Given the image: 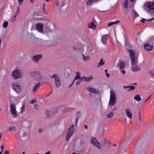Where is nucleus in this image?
Wrapping results in <instances>:
<instances>
[{
	"mask_svg": "<svg viewBox=\"0 0 154 154\" xmlns=\"http://www.w3.org/2000/svg\"><path fill=\"white\" fill-rule=\"evenodd\" d=\"M128 50L131 58L132 71L135 72L140 71L141 70V68L137 65V63L138 62V54H135L133 50L128 49Z\"/></svg>",
	"mask_w": 154,
	"mask_h": 154,
	"instance_id": "obj_1",
	"label": "nucleus"
},
{
	"mask_svg": "<svg viewBox=\"0 0 154 154\" xmlns=\"http://www.w3.org/2000/svg\"><path fill=\"white\" fill-rule=\"evenodd\" d=\"M144 7L147 12L151 14H154V3L153 2H146Z\"/></svg>",
	"mask_w": 154,
	"mask_h": 154,
	"instance_id": "obj_2",
	"label": "nucleus"
},
{
	"mask_svg": "<svg viewBox=\"0 0 154 154\" xmlns=\"http://www.w3.org/2000/svg\"><path fill=\"white\" fill-rule=\"evenodd\" d=\"M30 75L37 82L40 81L41 79V76L39 72L37 70L30 73Z\"/></svg>",
	"mask_w": 154,
	"mask_h": 154,
	"instance_id": "obj_3",
	"label": "nucleus"
},
{
	"mask_svg": "<svg viewBox=\"0 0 154 154\" xmlns=\"http://www.w3.org/2000/svg\"><path fill=\"white\" fill-rule=\"evenodd\" d=\"M74 125H71L69 128L68 129V131L67 132L66 137V140H69L70 137L71 136L74 130Z\"/></svg>",
	"mask_w": 154,
	"mask_h": 154,
	"instance_id": "obj_4",
	"label": "nucleus"
},
{
	"mask_svg": "<svg viewBox=\"0 0 154 154\" xmlns=\"http://www.w3.org/2000/svg\"><path fill=\"white\" fill-rule=\"evenodd\" d=\"M51 78H54L55 79V83L57 88L59 87L60 85V77L57 74H54L53 75L50 76Z\"/></svg>",
	"mask_w": 154,
	"mask_h": 154,
	"instance_id": "obj_5",
	"label": "nucleus"
},
{
	"mask_svg": "<svg viewBox=\"0 0 154 154\" xmlns=\"http://www.w3.org/2000/svg\"><path fill=\"white\" fill-rule=\"evenodd\" d=\"M90 142L93 146L99 148H100L102 147V145L94 137H92L91 138Z\"/></svg>",
	"mask_w": 154,
	"mask_h": 154,
	"instance_id": "obj_6",
	"label": "nucleus"
},
{
	"mask_svg": "<svg viewBox=\"0 0 154 154\" xmlns=\"http://www.w3.org/2000/svg\"><path fill=\"white\" fill-rule=\"evenodd\" d=\"M11 76L15 79L20 78L21 77V74L18 69H16L11 74Z\"/></svg>",
	"mask_w": 154,
	"mask_h": 154,
	"instance_id": "obj_7",
	"label": "nucleus"
},
{
	"mask_svg": "<svg viewBox=\"0 0 154 154\" xmlns=\"http://www.w3.org/2000/svg\"><path fill=\"white\" fill-rule=\"evenodd\" d=\"M10 107L13 117L14 118H16L17 116V114L16 106L14 104H11L10 105Z\"/></svg>",
	"mask_w": 154,
	"mask_h": 154,
	"instance_id": "obj_8",
	"label": "nucleus"
},
{
	"mask_svg": "<svg viewBox=\"0 0 154 154\" xmlns=\"http://www.w3.org/2000/svg\"><path fill=\"white\" fill-rule=\"evenodd\" d=\"M12 86L13 89L17 93H19L21 92V89L18 83L16 82L13 83Z\"/></svg>",
	"mask_w": 154,
	"mask_h": 154,
	"instance_id": "obj_9",
	"label": "nucleus"
},
{
	"mask_svg": "<svg viewBox=\"0 0 154 154\" xmlns=\"http://www.w3.org/2000/svg\"><path fill=\"white\" fill-rule=\"evenodd\" d=\"M35 27L37 30L41 33L43 32V25L42 23H37L35 24Z\"/></svg>",
	"mask_w": 154,
	"mask_h": 154,
	"instance_id": "obj_10",
	"label": "nucleus"
},
{
	"mask_svg": "<svg viewBox=\"0 0 154 154\" xmlns=\"http://www.w3.org/2000/svg\"><path fill=\"white\" fill-rule=\"evenodd\" d=\"M41 54H37L32 57V60L35 63H38L39 60L42 58Z\"/></svg>",
	"mask_w": 154,
	"mask_h": 154,
	"instance_id": "obj_11",
	"label": "nucleus"
},
{
	"mask_svg": "<svg viewBox=\"0 0 154 154\" xmlns=\"http://www.w3.org/2000/svg\"><path fill=\"white\" fill-rule=\"evenodd\" d=\"M87 90L88 91L91 92L94 94H98L99 93V91L97 90L95 88L90 86L87 88Z\"/></svg>",
	"mask_w": 154,
	"mask_h": 154,
	"instance_id": "obj_12",
	"label": "nucleus"
},
{
	"mask_svg": "<svg viewBox=\"0 0 154 154\" xmlns=\"http://www.w3.org/2000/svg\"><path fill=\"white\" fill-rule=\"evenodd\" d=\"M153 47L152 45H150L149 44L146 43L144 45V48L145 50L148 51H150L152 50Z\"/></svg>",
	"mask_w": 154,
	"mask_h": 154,
	"instance_id": "obj_13",
	"label": "nucleus"
},
{
	"mask_svg": "<svg viewBox=\"0 0 154 154\" xmlns=\"http://www.w3.org/2000/svg\"><path fill=\"white\" fill-rule=\"evenodd\" d=\"M126 113L128 117L130 119H131L132 118V115L130 112V109L129 108H127L125 110Z\"/></svg>",
	"mask_w": 154,
	"mask_h": 154,
	"instance_id": "obj_14",
	"label": "nucleus"
},
{
	"mask_svg": "<svg viewBox=\"0 0 154 154\" xmlns=\"http://www.w3.org/2000/svg\"><path fill=\"white\" fill-rule=\"evenodd\" d=\"M41 84L40 83H37L33 87L32 91L33 92H36L37 91V90L41 87Z\"/></svg>",
	"mask_w": 154,
	"mask_h": 154,
	"instance_id": "obj_15",
	"label": "nucleus"
},
{
	"mask_svg": "<svg viewBox=\"0 0 154 154\" xmlns=\"http://www.w3.org/2000/svg\"><path fill=\"white\" fill-rule=\"evenodd\" d=\"M71 73V69L69 68L65 69L64 72V75L66 76H69Z\"/></svg>",
	"mask_w": 154,
	"mask_h": 154,
	"instance_id": "obj_16",
	"label": "nucleus"
},
{
	"mask_svg": "<svg viewBox=\"0 0 154 154\" xmlns=\"http://www.w3.org/2000/svg\"><path fill=\"white\" fill-rule=\"evenodd\" d=\"M108 35H103L102 37L101 40L102 42L103 43V44L106 45V40L107 39V37Z\"/></svg>",
	"mask_w": 154,
	"mask_h": 154,
	"instance_id": "obj_17",
	"label": "nucleus"
},
{
	"mask_svg": "<svg viewBox=\"0 0 154 154\" xmlns=\"http://www.w3.org/2000/svg\"><path fill=\"white\" fill-rule=\"evenodd\" d=\"M116 98H110L109 105L113 106L116 102Z\"/></svg>",
	"mask_w": 154,
	"mask_h": 154,
	"instance_id": "obj_18",
	"label": "nucleus"
},
{
	"mask_svg": "<svg viewBox=\"0 0 154 154\" xmlns=\"http://www.w3.org/2000/svg\"><path fill=\"white\" fill-rule=\"evenodd\" d=\"M123 88H124L126 89L127 88H130L127 90L128 91H129L131 90H134L135 89V87L133 85L131 86H124Z\"/></svg>",
	"mask_w": 154,
	"mask_h": 154,
	"instance_id": "obj_19",
	"label": "nucleus"
},
{
	"mask_svg": "<svg viewBox=\"0 0 154 154\" xmlns=\"http://www.w3.org/2000/svg\"><path fill=\"white\" fill-rule=\"evenodd\" d=\"M118 65L119 66L120 69L123 68L125 65V62L122 61L118 63Z\"/></svg>",
	"mask_w": 154,
	"mask_h": 154,
	"instance_id": "obj_20",
	"label": "nucleus"
},
{
	"mask_svg": "<svg viewBox=\"0 0 154 154\" xmlns=\"http://www.w3.org/2000/svg\"><path fill=\"white\" fill-rule=\"evenodd\" d=\"M110 98H116L115 94L114 91L112 90L110 91Z\"/></svg>",
	"mask_w": 154,
	"mask_h": 154,
	"instance_id": "obj_21",
	"label": "nucleus"
},
{
	"mask_svg": "<svg viewBox=\"0 0 154 154\" xmlns=\"http://www.w3.org/2000/svg\"><path fill=\"white\" fill-rule=\"evenodd\" d=\"M105 64V62L103 61V58H101L100 61V62L98 63V65L97 66V67H99L101 66H102L103 65Z\"/></svg>",
	"mask_w": 154,
	"mask_h": 154,
	"instance_id": "obj_22",
	"label": "nucleus"
},
{
	"mask_svg": "<svg viewBox=\"0 0 154 154\" xmlns=\"http://www.w3.org/2000/svg\"><path fill=\"white\" fill-rule=\"evenodd\" d=\"M88 25V27L90 28H93L95 29L96 28V26L95 24L92 23L91 22L90 23H89Z\"/></svg>",
	"mask_w": 154,
	"mask_h": 154,
	"instance_id": "obj_23",
	"label": "nucleus"
},
{
	"mask_svg": "<svg viewBox=\"0 0 154 154\" xmlns=\"http://www.w3.org/2000/svg\"><path fill=\"white\" fill-rule=\"evenodd\" d=\"M98 0H88L86 5H87L90 6L94 2H96Z\"/></svg>",
	"mask_w": 154,
	"mask_h": 154,
	"instance_id": "obj_24",
	"label": "nucleus"
},
{
	"mask_svg": "<svg viewBox=\"0 0 154 154\" xmlns=\"http://www.w3.org/2000/svg\"><path fill=\"white\" fill-rule=\"evenodd\" d=\"M134 99L138 101H140L141 100L140 97L138 94L135 95L134 97Z\"/></svg>",
	"mask_w": 154,
	"mask_h": 154,
	"instance_id": "obj_25",
	"label": "nucleus"
},
{
	"mask_svg": "<svg viewBox=\"0 0 154 154\" xmlns=\"http://www.w3.org/2000/svg\"><path fill=\"white\" fill-rule=\"evenodd\" d=\"M132 14H133L134 15V18H135L139 16L138 14L134 9H133L132 10Z\"/></svg>",
	"mask_w": 154,
	"mask_h": 154,
	"instance_id": "obj_26",
	"label": "nucleus"
},
{
	"mask_svg": "<svg viewBox=\"0 0 154 154\" xmlns=\"http://www.w3.org/2000/svg\"><path fill=\"white\" fill-rule=\"evenodd\" d=\"M113 114L112 111L111 112L106 115V117L108 119L111 118L113 116Z\"/></svg>",
	"mask_w": 154,
	"mask_h": 154,
	"instance_id": "obj_27",
	"label": "nucleus"
},
{
	"mask_svg": "<svg viewBox=\"0 0 154 154\" xmlns=\"http://www.w3.org/2000/svg\"><path fill=\"white\" fill-rule=\"evenodd\" d=\"M45 4H44L43 5L42 11L44 14H47L48 13V11L47 10H45Z\"/></svg>",
	"mask_w": 154,
	"mask_h": 154,
	"instance_id": "obj_28",
	"label": "nucleus"
},
{
	"mask_svg": "<svg viewBox=\"0 0 154 154\" xmlns=\"http://www.w3.org/2000/svg\"><path fill=\"white\" fill-rule=\"evenodd\" d=\"M149 75L151 77L154 79V72L153 70H150L149 72Z\"/></svg>",
	"mask_w": 154,
	"mask_h": 154,
	"instance_id": "obj_29",
	"label": "nucleus"
},
{
	"mask_svg": "<svg viewBox=\"0 0 154 154\" xmlns=\"http://www.w3.org/2000/svg\"><path fill=\"white\" fill-rule=\"evenodd\" d=\"M93 79V75H91L89 77H86V82H88L91 80L92 79Z\"/></svg>",
	"mask_w": 154,
	"mask_h": 154,
	"instance_id": "obj_30",
	"label": "nucleus"
},
{
	"mask_svg": "<svg viewBox=\"0 0 154 154\" xmlns=\"http://www.w3.org/2000/svg\"><path fill=\"white\" fill-rule=\"evenodd\" d=\"M8 25V23L7 21H5L3 23V26L4 28H7Z\"/></svg>",
	"mask_w": 154,
	"mask_h": 154,
	"instance_id": "obj_31",
	"label": "nucleus"
},
{
	"mask_svg": "<svg viewBox=\"0 0 154 154\" xmlns=\"http://www.w3.org/2000/svg\"><path fill=\"white\" fill-rule=\"evenodd\" d=\"M82 56L83 57V59L84 60L86 61L87 60H89V57L88 56H87L86 57H85L83 54H82Z\"/></svg>",
	"mask_w": 154,
	"mask_h": 154,
	"instance_id": "obj_32",
	"label": "nucleus"
},
{
	"mask_svg": "<svg viewBox=\"0 0 154 154\" xmlns=\"http://www.w3.org/2000/svg\"><path fill=\"white\" fill-rule=\"evenodd\" d=\"M81 76H80V75H76V76L75 77V78L74 79V80L73 81V82H74L75 80H77V79H81Z\"/></svg>",
	"mask_w": 154,
	"mask_h": 154,
	"instance_id": "obj_33",
	"label": "nucleus"
},
{
	"mask_svg": "<svg viewBox=\"0 0 154 154\" xmlns=\"http://www.w3.org/2000/svg\"><path fill=\"white\" fill-rule=\"evenodd\" d=\"M37 101V99L36 98H34L30 101V103L32 104H33L34 103L36 102Z\"/></svg>",
	"mask_w": 154,
	"mask_h": 154,
	"instance_id": "obj_34",
	"label": "nucleus"
},
{
	"mask_svg": "<svg viewBox=\"0 0 154 154\" xmlns=\"http://www.w3.org/2000/svg\"><path fill=\"white\" fill-rule=\"evenodd\" d=\"M81 79H79L78 80L77 82H76V85H79L80 84V83H81Z\"/></svg>",
	"mask_w": 154,
	"mask_h": 154,
	"instance_id": "obj_35",
	"label": "nucleus"
},
{
	"mask_svg": "<svg viewBox=\"0 0 154 154\" xmlns=\"http://www.w3.org/2000/svg\"><path fill=\"white\" fill-rule=\"evenodd\" d=\"M86 77L85 76H83L81 77V81H86Z\"/></svg>",
	"mask_w": 154,
	"mask_h": 154,
	"instance_id": "obj_36",
	"label": "nucleus"
},
{
	"mask_svg": "<svg viewBox=\"0 0 154 154\" xmlns=\"http://www.w3.org/2000/svg\"><path fill=\"white\" fill-rule=\"evenodd\" d=\"M16 17H15V16H13V17H12V18H11V21L13 22H14L16 20Z\"/></svg>",
	"mask_w": 154,
	"mask_h": 154,
	"instance_id": "obj_37",
	"label": "nucleus"
},
{
	"mask_svg": "<svg viewBox=\"0 0 154 154\" xmlns=\"http://www.w3.org/2000/svg\"><path fill=\"white\" fill-rule=\"evenodd\" d=\"M24 0H18V2L20 5H21L22 3L23 2Z\"/></svg>",
	"mask_w": 154,
	"mask_h": 154,
	"instance_id": "obj_38",
	"label": "nucleus"
},
{
	"mask_svg": "<svg viewBox=\"0 0 154 154\" xmlns=\"http://www.w3.org/2000/svg\"><path fill=\"white\" fill-rule=\"evenodd\" d=\"M138 117L139 118V119L140 122L141 121V113L140 112H139V115L138 116Z\"/></svg>",
	"mask_w": 154,
	"mask_h": 154,
	"instance_id": "obj_39",
	"label": "nucleus"
},
{
	"mask_svg": "<svg viewBox=\"0 0 154 154\" xmlns=\"http://www.w3.org/2000/svg\"><path fill=\"white\" fill-rule=\"evenodd\" d=\"M113 25V22H109L107 26L108 27H110Z\"/></svg>",
	"mask_w": 154,
	"mask_h": 154,
	"instance_id": "obj_40",
	"label": "nucleus"
},
{
	"mask_svg": "<svg viewBox=\"0 0 154 154\" xmlns=\"http://www.w3.org/2000/svg\"><path fill=\"white\" fill-rule=\"evenodd\" d=\"M45 113L48 116H50L49 112L48 110H46L45 111Z\"/></svg>",
	"mask_w": 154,
	"mask_h": 154,
	"instance_id": "obj_41",
	"label": "nucleus"
},
{
	"mask_svg": "<svg viewBox=\"0 0 154 154\" xmlns=\"http://www.w3.org/2000/svg\"><path fill=\"white\" fill-rule=\"evenodd\" d=\"M128 3H124V6L125 8L127 9L128 8Z\"/></svg>",
	"mask_w": 154,
	"mask_h": 154,
	"instance_id": "obj_42",
	"label": "nucleus"
},
{
	"mask_svg": "<svg viewBox=\"0 0 154 154\" xmlns=\"http://www.w3.org/2000/svg\"><path fill=\"white\" fill-rule=\"evenodd\" d=\"M120 22V21L119 20H118L115 21L114 22H113V25L115 24H118Z\"/></svg>",
	"mask_w": 154,
	"mask_h": 154,
	"instance_id": "obj_43",
	"label": "nucleus"
},
{
	"mask_svg": "<svg viewBox=\"0 0 154 154\" xmlns=\"http://www.w3.org/2000/svg\"><path fill=\"white\" fill-rule=\"evenodd\" d=\"M4 152V154H9L10 153L9 151L8 150H5Z\"/></svg>",
	"mask_w": 154,
	"mask_h": 154,
	"instance_id": "obj_44",
	"label": "nucleus"
},
{
	"mask_svg": "<svg viewBox=\"0 0 154 154\" xmlns=\"http://www.w3.org/2000/svg\"><path fill=\"white\" fill-rule=\"evenodd\" d=\"M91 23H94L95 24V23L96 22L95 19L94 18L92 19L91 20Z\"/></svg>",
	"mask_w": 154,
	"mask_h": 154,
	"instance_id": "obj_45",
	"label": "nucleus"
},
{
	"mask_svg": "<svg viewBox=\"0 0 154 154\" xmlns=\"http://www.w3.org/2000/svg\"><path fill=\"white\" fill-rule=\"evenodd\" d=\"M17 12H19V13L20 12V6H18L17 7Z\"/></svg>",
	"mask_w": 154,
	"mask_h": 154,
	"instance_id": "obj_46",
	"label": "nucleus"
},
{
	"mask_svg": "<svg viewBox=\"0 0 154 154\" xmlns=\"http://www.w3.org/2000/svg\"><path fill=\"white\" fill-rule=\"evenodd\" d=\"M11 129L12 131H16V129H15V127H13L11 128Z\"/></svg>",
	"mask_w": 154,
	"mask_h": 154,
	"instance_id": "obj_47",
	"label": "nucleus"
},
{
	"mask_svg": "<svg viewBox=\"0 0 154 154\" xmlns=\"http://www.w3.org/2000/svg\"><path fill=\"white\" fill-rule=\"evenodd\" d=\"M75 74L77 75H80L81 74V73L80 72L78 71H76L75 72Z\"/></svg>",
	"mask_w": 154,
	"mask_h": 154,
	"instance_id": "obj_48",
	"label": "nucleus"
},
{
	"mask_svg": "<svg viewBox=\"0 0 154 154\" xmlns=\"http://www.w3.org/2000/svg\"><path fill=\"white\" fill-rule=\"evenodd\" d=\"M146 20L144 18L142 19L141 20H140V21L142 23H144L145 21Z\"/></svg>",
	"mask_w": 154,
	"mask_h": 154,
	"instance_id": "obj_49",
	"label": "nucleus"
},
{
	"mask_svg": "<svg viewBox=\"0 0 154 154\" xmlns=\"http://www.w3.org/2000/svg\"><path fill=\"white\" fill-rule=\"evenodd\" d=\"M151 95L150 96H149L144 102V103H145L151 97Z\"/></svg>",
	"mask_w": 154,
	"mask_h": 154,
	"instance_id": "obj_50",
	"label": "nucleus"
},
{
	"mask_svg": "<svg viewBox=\"0 0 154 154\" xmlns=\"http://www.w3.org/2000/svg\"><path fill=\"white\" fill-rule=\"evenodd\" d=\"M121 72H122L123 74H124L125 73V71L124 70H122L121 71Z\"/></svg>",
	"mask_w": 154,
	"mask_h": 154,
	"instance_id": "obj_51",
	"label": "nucleus"
},
{
	"mask_svg": "<svg viewBox=\"0 0 154 154\" xmlns=\"http://www.w3.org/2000/svg\"><path fill=\"white\" fill-rule=\"evenodd\" d=\"M24 108V106H23L22 107H21V112H22L23 111V109Z\"/></svg>",
	"mask_w": 154,
	"mask_h": 154,
	"instance_id": "obj_52",
	"label": "nucleus"
},
{
	"mask_svg": "<svg viewBox=\"0 0 154 154\" xmlns=\"http://www.w3.org/2000/svg\"><path fill=\"white\" fill-rule=\"evenodd\" d=\"M1 148L2 149V152L3 151V150H4V146L3 145H2L1 146Z\"/></svg>",
	"mask_w": 154,
	"mask_h": 154,
	"instance_id": "obj_53",
	"label": "nucleus"
},
{
	"mask_svg": "<svg viewBox=\"0 0 154 154\" xmlns=\"http://www.w3.org/2000/svg\"><path fill=\"white\" fill-rule=\"evenodd\" d=\"M117 109V107L116 106H115L112 109V111H115Z\"/></svg>",
	"mask_w": 154,
	"mask_h": 154,
	"instance_id": "obj_54",
	"label": "nucleus"
},
{
	"mask_svg": "<svg viewBox=\"0 0 154 154\" xmlns=\"http://www.w3.org/2000/svg\"><path fill=\"white\" fill-rule=\"evenodd\" d=\"M106 76L108 78L109 77L110 75L109 74L107 73H106Z\"/></svg>",
	"mask_w": 154,
	"mask_h": 154,
	"instance_id": "obj_55",
	"label": "nucleus"
},
{
	"mask_svg": "<svg viewBox=\"0 0 154 154\" xmlns=\"http://www.w3.org/2000/svg\"><path fill=\"white\" fill-rule=\"evenodd\" d=\"M45 154H51V152L50 151H48L45 153Z\"/></svg>",
	"mask_w": 154,
	"mask_h": 154,
	"instance_id": "obj_56",
	"label": "nucleus"
},
{
	"mask_svg": "<svg viewBox=\"0 0 154 154\" xmlns=\"http://www.w3.org/2000/svg\"><path fill=\"white\" fill-rule=\"evenodd\" d=\"M59 4V1H57L56 3V5L57 6H58Z\"/></svg>",
	"mask_w": 154,
	"mask_h": 154,
	"instance_id": "obj_57",
	"label": "nucleus"
},
{
	"mask_svg": "<svg viewBox=\"0 0 154 154\" xmlns=\"http://www.w3.org/2000/svg\"><path fill=\"white\" fill-rule=\"evenodd\" d=\"M72 50H73V51H75L76 49L75 48V47H73L72 48Z\"/></svg>",
	"mask_w": 154,
	"mask_h": 154,
	"instance_id": "obj_58",
	"label": "nucleus"
},
{
	"mask_svg": "<svg viewBox=\"0 0 154 154\" xmlns=\"http://www.w3.org/2000/svg\"><path fill=\"white\" fill-rule=\"evenodd\" d=\"M79 116H77L76 117V118L75 119V120H78H78L79 119Z\"/></svg>",
	"mask_w": 154,
	"mask_h": 154,
	"instance_id": "obj_59",
	"label": "nucleus"
},
{
	"mask_svg": "<svg viewBox=\"0 0 154 154\" xmlns=\"http://www.w3.org/2000/svg\"><path fill=\"white\" fill-rule=\"evenodd\" d=\"M30 2L32 3H33L34 2V0H30Z\"/></svg>",
	"mask_w": 154,
	"mask_h": 154,
	"instance_id": "obj_60",
	"label": "nucleus"
},
{
	"mask_svg": "<svg viewBox=\"0 0 154 154\" xmlns=\"http://www.w3.org/2000/svg\"><path fill=\"white\" fill-rule=\"evenodd\" d=\"M84 127H85V129H87L88 128V127L86 125H84Z\"/></svg>",
	"mask_w": 154,
	"mask_h": 154,
	"instance_id": "obj_61",
	"label": "nucleus"
},
{
	"mask_svg": "<svg viewBox=\"0 0 154 154\" xmlns=\"http://www.w3.org/2000/svg\"><path fill=\"white\" fill-rule=\"evenodd\" d=\"M43 131V130L41 129H40L39 130V132L40 133Z\"/></svg>",
	"mask_w": 154,
	"mask_h": 154,
	"instance_id": "obj_62",
	"label": "nucleus"
},
{
	"mask_svg": "<svg viewBox=\"0 0 154 154\" xmlns=\"http://www.w3.org/2000/svg\"><path fill=\"white\" fill-rule=\"evenodd\" d=\"M152 20H154V17L150 19L148 21H151Z\"/></svg>",
	"mask_w": 154,
	"mask_h": 154,
	"instance_id": "obj_63",
	"label": "nucleus"
},
{
	"mask_svg": "<svg viewBox=\"0 0 154 154\" xmlns=\"http://www.w3.org/2000/svg\"><path fill=\"white\" fill-rule=\"evenodd\" d=\"M104 142L106 143H107V142L108 141L106 139H104Z\"/></svg>",
	"mask_w": 154,
	"mask_h": 154,
	"instance_id": "obj_64",
	"label": "nucleus"
}]
</instances>
